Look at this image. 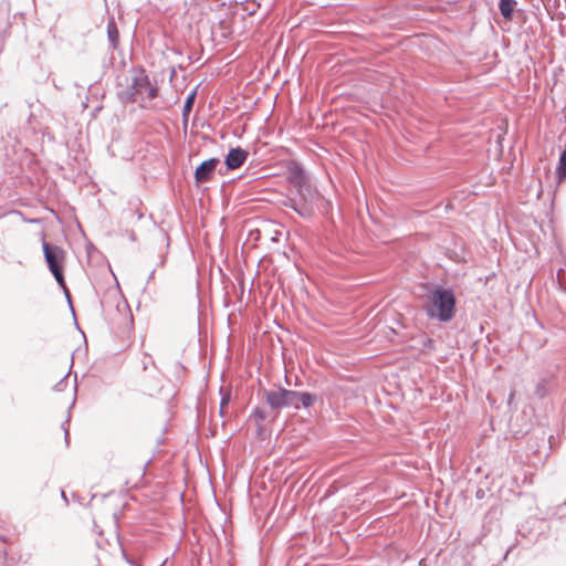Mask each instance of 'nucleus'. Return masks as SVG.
<instances>
[{
    "mask_svg": "<svg viewBox=\"0 0 566 566\" xmlns=\"http://www.w3.org/2000/svg\"><path fill=\"white\" fill-rule=\"evenodd\" d=\"M132 75L127 78V85L117 91V97L123 104L140 102V107L147 108L144 88L149 84V76L145 69H132Z\"/></svg>",
    "mask_w": 566,
    "mask_h": 566,
    "instance_id": "20e7f679",
    "label": "nucleus"
},
{
    "mask_svg": "<svg viewBox=\"0 0 566 566\" xmlns=\"http://www.w3.org/2000/svg\"><path fill=\"white\" fill-rule=\"evenodd\" d=\"M70 418H71V416L69 415L66 420L64 422H62V424H61V428L64 431V439H65L66 444H69V437H70L69 436V428H67V423L70 421Z\"/></svg>",
    "mask_w": 566,
    "mask_h": 566,
    "instance_id": "f3484780",
    "label": "nucleus"
},
{
    "mask_svg": "<svg viewBox=\"0 0 566 566\" xmlns=\"http://www.w3.org/2000/svg\"><path fill=\"white\" fill-rule=\"evenodd\" d=\"M66 378H67V375H65L59 382H56L53 387V390L54 391H62L64 390L65 386H66Z\"/></svg>",
    "mask_w": 566,
    "mask_h": 566,
    "instance_id": "2eb2a0df",
    "label": "nucleus"
},
{
    "mask_svg": "<svg viewBox=\"0 0 566 566\" xmlns=\"http://www.w3.org/2000/svg\"><path fill=\"white\" fill-rule=\"evenodd\" d=\"M297 190V193L302 197L304 201L313 200L315 197V189L310 184L308 179L300 184L295 187Z\"/></svg>",
    "mask_w": 566,
    "mask_h": 566,
    "instance_id": "9d476101",
    "label": "nucleus"
},
{
    "mask_svg": "<svg viewBox=\"0 0 566 566\" xmlns=\"http://www.w3.org/2000/svg\"><path fill=\"white\" fill-rule=\"evenodd\" d=\"M457 308V298L450 287L433 285L427 293L423 311L430 319L448 323L453 319Z\"/></svg>",
    "mask_w": 566,
    "mask_h": 566,
    "instance_id": "f257e3e1",
    "label": "nucleus"
},
{
    "mask_svg": "<svg viewBox=\"0 0 566 566\" xmlns=\"http://www.w3.org/2000/svg\"><path fill=\"white\" fill-rule=\"evenodd\" d=\"M122 555H123V558L125 559V562L130 565V566H139V564L133 559L132 557L128 556V554L126 553V551L124 548H122Z\"/></svg>",
    "mask_w": 566,
    "mask_h": 566,
    "instance_id": "a211bd4d",
    "label": "nucleus"
},
{
    "mask_svg": "<svg viewBox=\"0 0 566 566\" xmlns=\"http://www.w3.org/2000/svg\"><path fill=\"white\" fill-rule=\"evenodd\" d=\"M252 417H254L258 421H263L266 419V412L261 408H255L252 412Z\"/></svg>",
    "mask_w": 566,
    "mask_h": 566,
    "instance_id": "4468645a",
    "label": "nucleus"
},
{
    "mask_svg": "<svg viewBox=\"0 0 566 566\" xmlns=\"http://www.w3.org/2000/svg\"><path fill=\"white\" fill-rule=\"evenodd\" d=\"M4 521L0 517V528H2Z\"/></svg>",
    "mask_w": 566,
    "mask_h": 566,
    "instance_id": "cd10ccee",
    "label": "nucleus"
},
{
    "mask_svg": "<svg viewBox=\"0 0 566 566\" xmlns=\"http://www.w3.org/2000/svg\"><path fill=\"white\" fill-rule=\"evenodd\" d=\"M119 518H120V514L119 513H113V520H114V524H115V527L118 528V524H119Z\"/></svg>",
    "mask_w": 566,
    "mask_h": 566,
    "instance_id": "aec40b11",
    "label": "nucleus"
},
{
    "mask_svg": "<svg viewBox=\"0 0 566 566\" xmlns=\"http://www.w3.org/2000/svg\"><path fill=\"white\" fill-rule=\"evenodd\" d=\"M7 556V551L6 549H0V558H6Z\"/></svg>",
    "mask_w": 566,
    "mask_h": 566,
    "instance_id": "5701e85b",
    "label": "nucleus"
},
{
    "mask_svg": "<svg viewBox=\"0 0 566 566\" xmlns=\"http://www.w3.org/2000/svg\"><path fill=\"white\" fill-rule=\"evenodd\" d=\"M106 32H107V40H108L109 49L112 51H114L118 48V44H119V31H118V28H117V24H116L114 18H112L107 21Z\"/></svg>",
    "mask_w": 566,
    "mask_h": 566,
    "instance_id": "1a4fd4ad",
    "label": "nucleus"
},
{
    "mask_svg": "<svg viewBox=\"0 0 566 566\" xmlns=\"http://www.w3.org/2000/svg\"><path fill=\"white\" fill-rule=\"evenodd\" d=\"M144 92H147L148 99H154L158 96V87L153 86L150 83L144 88Z\"/></svg>",
    "mask_w": 566,
    "mask_h": 566,
    "instance_id": "ddd939ff",
    "label": "nucleus"
},
{
    "mask_svg": "<svg viewBox=\"0 0 566 566\" xmlns=\"http://www.w3.org/2000/svg\"><path fill=\"white\" fill-rule=\"evenodd\" d=\"M42 250H43L44 260L48 265V269L54 276L59 286L64 291V293L67 297V302L71 307V311H72L73 315H75L74 308H73V305L71 302V296H70L69 290L66 287L65 277H64L65 251L56 244L46 242L44 239L42 240Z\"/></svg>",
    "mask_w": 566,
    "mask_h": 566,
    "instance_id": "7ed1b4c3",
    "label": "nucleus"
},
{
    "mask_svg": "<svg viewBox=\"0 0 566 566\" xmlns=\"http://www.w3.org/2000/svg\"><path fill=\"white\" fill-rule=\"evenodd\" d=\"M266 405L275 411L284 408L300 410L302 407L308 409L317 401V395L308 391H296L277 386L275 389L261 390Z\"/></svg>",
    "mask_w": 566,
    "mask_h": 566,
    "instance_id": "f03ea898",
    "label": "nucleus"
},
{
    "mask_svg": "<svg viewBox=\"0 0 566 566\" xmlns=\"http://www.w3.org/2000/svg\"><path fill=\"white\" fill-rule=\"evenodd\" d=\"M433 344H434V340L430 337H427L424 340H423V346L424 347H429V348H432L433 347Z\"/></svg>",
    "mask_w": 566,
    "mask_h": 566,
    "instance_id": "6ab92c4d",
    "label": "nucleus"
},
{
    "mask_svg": "<svg viewBox=\"0 0 566 566\" xmlns=\"http://www.w3.org/2000/svg\"><path fill=\"white\" fill-rule=\"evenodd\" d=\"M516 6V0H499L497 7L505 21H513Z\"/></svg>",
    "mask_w": 566,
    "mask_h": 566,
    "instance_id": "6e6552de",
    "label": "nucleus"
},
{
    "mask_svg": "<svg viewBox=\"0 0 566 566\" xmlns=\"http://www.w3.org/2000/svg\"><path fill=\"white\" fill-rule=\"evenodd\" d=\"M231 394L229 391L222 392L221 391V399H220V406L227 407L230 402Z\"/></svg>",
    "mask_w": 566,
    "mask_h": 566,
    "instance_id": "dca6fc26",
    "label": "nucleus"
},
{
    "mask_svg": "<svg viewBox=\"0 0 566 566\" xmlns=\"http://www.w3.org/2000/svg\"><path fill=\"white\" fill-rule=\"evenodd\" d=\"M196 96H197V90H193L191 93L188 94V96H187V98H186V101L184 103V106H182V120H184L185 125L187 124L189 114L192 111Z\"/></svg>",
    "mask_w": 566,
    "mask_h": 566,
    "instance_id": "9b49d317",
    "label": "nucleus"
},
{
    "mask_svg": "<svg viewBox=\"0 0 566 566\" xmlns=\"http://www.w3.org/2000/svg\"><path fill=\"white\" fill-rule=\"evenodd\" d=\"M482 496H483V492H482L481 490H479V491L476 492V497H478V499H481Z\"/></svg>",
    "mask_w": 566,
    "mask_h": 566,
    "instance_id": "bb28decb",
    "label": "nucleus"
},
{
    "mask_svg": "<svg viewBox=\"0 0 566 566\" xmlns=\"http://www.w3.org/2000/svg\"><path fill=\"white\" fill-rule=\"evenodd\" d=\"M249 151L238 146L231 148L224 157V165L228 170L240 168L248 159Z\"/></svg>",
    "mask_w": 566,
    "mask_h": 566,
    "instance_id": "423d86ee",
    "label": "nucleus"
},
{
    "mask_svg": "<svg viewBox=\"0 0 566 566\" xmlns=\"http://www.w3.org/2000/svg\"><path fill=\"white\" fill-rule=\"evenodd\" d=\"M306 179H307L306 172H305L304 168L301 165L294 164L293 166H291L289 168V170H287V180L294 187L298 186L300 184H302Z\"/></svg>",
    "mask_w": 566,
    "mask_h": 566,
    "instance_id": "0eeeda50",
    "label": "nucleus"
},
{
    "mask_svg": "<svg viewBox=\"0 0 566 566\" xmlns=\"http://www.w3.org/2000/svg\"><path fill=\"white\" fill-rule=\"evenodd\" d=\"M154 275H155V270H153V271L149 273L147 281L149 282L150 280H153V279H154Z\"/></svg>",
    "mask_w": 566,
    "mask_h": 566,
    "instance_id": "393cba45",
    "label": "nucleus"
},
{
    "mask_svg": "<svg viewBox=\"0 0 566 566\" xmlns=\"http://www.w3.org/2000/svg\"><path fill=\"white\" fill-rule=\"evenodd\" d=\"M74 405H75V398L73 399L72 405H71V407H70V409H71Z\"/></svg>",
    "mask_w": 566,
    "mask_h": 566,
    "instance_id": "c85d7f7f",
    "label": "nucleus"
},
{
    "mask_svg": "<svg viewBox=\"0 0 566 566\" xmlns=\"http://www.w3.org/2000/svg\"><path fill=\"white\" fill-rule=\"evenodd\" d=\"M0 542L6 544L7 543V538L3 534L0 533Z\"/></svg>",
    "mask_w": 566,
    "mask_h": 566,
    "instance_id": "a878e982",
    "label": "nucleus"
},
{
    "mask_svg": "<svg viewBox=\"0 0 566 566\" xmlns=\"http://www.w3.org/2000/svg\"><path fill=\"white\" fill-rule=\"evenodd\" d=\"M219 164L220 159L217 157L209 158L199 164L193 172L196 185L209 182L213 178Z\"/></svg>",
    "mask_w": 566,
    "mask_h": 566,
    "instance_id": "39448f33",
    "label": "nucleus"
},
{
    "mask_svg": "<svg viewBox=\"0 0 566 566\" xmlns=\"http://www.w3.org/2000/svg\"><path fill=\"white\" fill-rule=\"evenodd\" d=\"M536 395H538L539 397H543L544 396V392H543V387L541 385H537L536 387Z\"/></svg>",
    "mask_w": 566,
    "mask_h": 566,
    "instance_id": "412c9836",
    "label": "nucleus"
},
{
    "mask_svg": "<svg viewBox=\"0 0 566 566\" xmlns=\"http://www.w3.org/2000/svg\"><path fill=\"white\" fill-rule=\"evenodd\" d=\"M290 207L302 218L308 219L313 214V210L306 205H297L295 200H291Z\"/></svg>",
    "mask_w": 566,
    "mask_h": 566,
    "instance_id": "f8f14e48",
    "label": "nucleus"
},
{
    "mask_svg": "<svg viewBox=\"0 0 566 566\" xmlns=\"http://www.w3.org/2000/svg\"><path fill=\"white\" fill-rule=\"evenodd\" d=\"M61 496H62V499H63V500L66 502V504H67V503H69V501H67L66 494H65V492H64L63 490L61 491Z\"/></svg>",
    "mask_w": 566,
    "mask_h": 566,
    "instance_id": "b1692460",
    "label": "nucleus"
},
{
    "mask_svg": "<svg viewBox=\"0 0 566 566\" xmlns=\"http://www.w3.org/2000/svg\"><path fill=\"white\" fill-rule=\"evenodd\" d=\"M227 407H222L220 406L219 407V413H220V417H224V410H226Z\"/></svg>",
    "mask_w": 566,
    "mask_h": 566,
    "instance_id": "4be33fe9",
    "label": "nucleus"
}]
</instances>
